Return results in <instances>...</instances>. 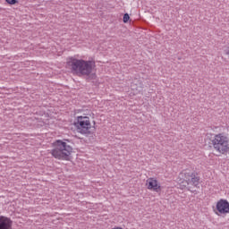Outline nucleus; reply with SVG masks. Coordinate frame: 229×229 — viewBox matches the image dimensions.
Segmentation results:
<instances>
[{"label": "nucleus", "mask_w": 229, "mask_h": 229, "mask_svg": "<svg viewBox=\"0 0 229 229\" xmlns=\"http://www.w3.org/2000/svg\"><path fill=\"white\" fill-rule=\"evenodd\" d=\"M73 126L81 135H94L96 131V121L90 118L89 114H81L74 118Z\"/></svg>", "instance_id": "f03ea898"}, {"label": "nucleus", "mask_w": 229, "mask_h": 229, "mask_svg": "<svg viewBox=\"0 0 229 229\" xmlns=\"http://www.w3.org/2000/svg\"><path fill=\"white\" fill-rule=\"evenodd\" d=\"M5 3H7V4H11V5H13V4H17L19 2L17 0H4Z\"/></svg>", "instance_id": "9d476101"}, {"label": "nucleus", "mask_w": 229, "mask_h": 229, "mask_svg": "<svg viewBox=\"0 0 229 229\" xmlns=\"http://www.w3.org/2000/svg\"><path fill=\"white\" fill-rule=\"evenodd\" d=\"M111 229H123V228L121 227V226H114V227H113V228H111Z\"/></svg>", "instance_id": "ddd939ff"}, {"label": "nucleus", "mask_w": 229, "mask_h": 229, "mask_svg": "<svg viewBox=\"0 0 229 229\" xmlns=\"http://www.w3.org/2000/svg\"><path fill=\"white\" fill-rule=\"evenodd\" d=\"M190 183H192V185H199V176H198L196 174V173H193V174L191 175V179H190Z\"/></svg>", "instance_id": "1a4fd4ad"}, {"label": "nucleus", "mask_w": 229, "mask_h": 229, "mask_svg": "<svg viewBox=\"0 0 229 229\" xmlns=\"http://www.w3.org/2000/svg\"><path fill=\"white\" fill-rule=\"evenodd\" d=\"M194 172L190 169H184L179 174L177 183H179V187L182 191H183V189H187V186L191 184V178Z\"/></svg>", "instance_id": "39448f33"}, {"label": "nucleus", "mask_w": 229, "mask_h": 229, "mask_svg": "<svg viewBox=\"0 0 229 229\" xmlns=\"http://www.w3.org/2000/svg\"><path fill=\"white\" fill-rule=\"evenodd\" d=\"M224 53L229 58V46L226 47V49L224 50Z\"/></svg>", "instance_id": "f8f14e48"}, {"label": "nucleus", "mask_w": 229, "mask_h": 229, "mask_svg": "<svg viewBox=\"0 0 229 229\" xmlns=\"http://www.w3.org/2000/svg\"><path fill=\"white\" fill-rule=\"evenodd\" d=\"M69 140H56L52 143L51 155L56 160H71L72 155V147L69 145Z\"/></svg>", "instance_id": "7ed1b4c3"}, {"label": "nucleus", "mask_w": 229, "mask_h": 229, "mask_svg": "<svg viewBox=\"0 0 229 229\" xmlns=\"http://www.w3.org/2000/svg\"><path fill=\"white\" fill-rule=\"evenodd\" d=\"M128 21H130V14L125 13L123 15V22H124V24H126L128 22Z\"/></svg>", "instance_id": "9b49d317"}, {"label": "nucleus", "mask_w": 229, "mask_h": 229, "mask_svg": "<svg viewBox=\"0 0 229 229\" xmlns=\"http://www.w3.org/2000/svg\"><path fill=\"white\" fill-rule=\"evenodd\" d=\"M211 144L216 153L226 155L229 153V137L225 132L215 134L211 140Z\"/></svg>", "instance_id": "20e7f679"}, {"label": "nucleus", "mask_w": 229, "mask_h": 229, "mask_svg": "<svg viewBox=\"0 0 229 229\" xmlns=\"http://www.w3.org/2000/svg\"><path fill=\"white\" fill-rule=\"evenodd\" d=\"M213 212L216 216H228L229 214V201L226 199H220L216 202V207L213 208Z\"/></svg>", "instance_id": "423d86ee"}, {"label": "nucleus", "mask_w": 229, "mask_h": 229, "mask_svg": "<svg viewBox=\"0 0 229 229\" xmlns=\"http://www.w3.org/2000/svg\"><path fill=\"white\" fill-rule=\"evenodd\" d=\"M145 187L151 192H162V184L157 177H149L146 180Z\"/></svg>", "instance_id": "0eeeda50"}, {"label": "nucleus", "mask_w": 229, "mask_h": 229, "mask_svg": "<svg viewBox=\"0 0 229 229\" xmlns=\"http://www.w3.org/2000/svg\"><path fill=\"white\" fill-rule=\"evenodd\" d=\"M0 229H13V220L8 216H0Z\"/></svg>", "instance_id": "6e6552de"}, {"label": "nucleus", "mask_w": 229, "mask_h": 229, "mask_svg": "<svg viewBox=\"0 0 229 229\" xmlns=\"http://www.w3.org/2000/svg\"><path fill=\"white\" fill-rule=\"evenodd\" d=\"M66 64L75 76H90L96 78V61L68 57Z\"/></svg>", "instance_id": "f257e3e1"}]
</instances>
